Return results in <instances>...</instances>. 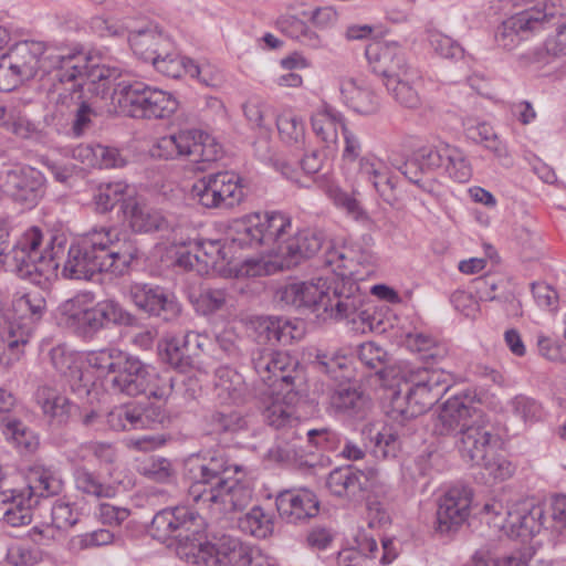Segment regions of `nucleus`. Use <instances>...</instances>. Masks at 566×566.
<instances>
[{
  "instance_id": "13d9d810",
  "label": "nucleus",
  "mask_w": 566,
  "mask_h": 566,
  "mask_svg": "<svg viewBox=\"0 0 566 566\" xmlns=\"http://www.w3.org/2000/svg\"><path fill=\"white\" fill-rule=\"evenodd\" d=\"M294 436L297 440L306 438L308 443L326 450L336 448L339 442L338 434L328 428L307 429L303 426V428H296L294 430Z\"/></svg>"
},
{
  "instance_id": "5fc2aeb1",
  "label": "nucleus",
  "mask_w": 566,
  "mask_h": 566,
  "mask_svg": "<svg viewBox=\"0 0 566 566\" xmlns=\"http://www.w3.org/2000/svg\"><path fill=\"white\" fill-rule=\"evenodd\" d=\"M138 472L157 483L170 482L175 476L172 464L166 458H149L139 464Z\"/></svg>"
},
{
  "instance_id": "5701e85b",
  "label": "nucleus",
  "mask_w": 566,
  "mask_h": 566,
  "mask_svg": "<svg viewBox=\"0 0 566 566\" xmlns=\"http://www.w3.org/2000/svg\"><path fill=\"white\" fill-rule=\"evenodd\" d=\"M124 216L134 232L151 233L167 231L170 228L169 221L159 210L135 198H129L124 203Z\"/></svg>"
},
{
  "instance_id": "0e129e2a",
  "label": "nucleus",
  "mask_w": 566,
  "mask_h": 566,
  "mask_svg": "<svg viewBox=\"0 0 566 566\" xmlns=\"http://www.w3.org/2000/svg\"><path fill=\"white\" fill-rule=\"evenodd\" d=\"M227 303V292L223 289H202L197 296L195 304L197 311L203 315L220 311Z\"/></svg>"
},
{
  "instance_id": "6e6d98bb",
  "label": "nucleus",
  "mask_w": 566,
  "mask_h": 566,
  "mask_svg": "<svg viewBox=\"0 0 566 566\" xmlns=\"http://www.w3.org/2000/svg\"><path fill=\"white\" fill-rule=\"evenodd\" d=\"M160 356L165 363L180 373L188 371L193 365V357L186 352L178 338L167 340Z\"/></svg>"
},
{
  "instance_id": "864d4df0",
  "label": "nucleus",
  "mask_w": 566,
  "mask_h": 566,
  "mask_svg": "<svg viewBox=\"0 0 566 566\" xmlns=\"http://www.w3.org/2000/svg\"><path fill=\"white\" fill-rule=\"evenodd\" d=\"M49 356L53 368L62 376L72 379L82 378V370L76 364L75 355L69 352L64 345L53 347Z\"/></svg>"
},
{
  "instance_id": "393cba45",
  "label": "nucleus",
  "mask_w": 566,
  "mask_h": 566,
  "mask_svg": "<svg viewBox=\"0 0 566 566\" xmlns=\"http://www.w3.org/2000/svg\"><path fill=\"white\" fill-rule=\"evenodd\" d=\"M373 53L377 62L374 69L382 76L384 82L405 76L412 70L406 61L402 49L397 43L376 45L366 51L369 59H371Z\"/></svg>"
},
{
  "instance_id": "c9c22d12",
  "label": "nucleus",
  "mask_w": 566,
  "mask_h": 566,
  "mask_svg": "<svg viewBox=\"0 0 566 566\" xmlns=\"http://www.w3.org/2000/svg\"><path fill=\"white\" fill-rule=\"evenodd\" d=\"M313 132L325 143H336L338 127L346 126L340 112L328 104H323L311 117Z\"/></svg>"
},
{
  "instance_id": "9b49d317",
  "label": "nucleus",
  "mask_w": 566,
  "mask_h": 566,
  "mask_svg": "<svg viewBox=\"0 0 566 566\" xmlns=\"http://www.w3.org/2000/svg\"><path fill=\"white\" fill-rule=\"evenodd\" d=\"M192 482L188 496L196 504H206L217 499L216 489L227 484L231 475H239L241 467L230 464L222 451L209 452L201 462L190 470Z\"/></svg>"
},
{
  "instance_id": "bf43d9fd",
  "label": "nucleus",
  "mask_w": 566,
  "mask_h": 566,
  "mask_svg": "<svg viewBox=\"0 0 566 566\" xmlns=\"http://www.w3.org/2000/svg\"><path fill=\"white\" fill-rule=\"evenodd\" d=\"M443 168L458 182H465L472 176V169L468 159L460 149L452 146H449Z\"/></svg>"
},
{
  "instance_id": "a18cd8bd",
  "label": "nucleus",
  "mask_w": 566,
  "mask_h": 566,
  "mask_svg": "<svg viewBox=\"0 0 566 566\" xmlns=\"http://www.w3.org/2000/svg\"><path fill=\"white\" fill-rule=\"evenodd\" d=\"M103 329L108 325L134 326L137 318L115 300H103L95 304Z\"/></svg>"
},
{
  "instance_id": "ddd939ff",
  "label": "nucleus",
  "mask_w": 566,
  "mask_h": 566,
  "mask_svg": "<svg viewBox=\"0 0 566 566\" xmlns=\"http://www.w3.org/2000/svg\"><path fill=\"white\" fill-rule=\"evenodd\" d=\"M558 13L557 9L549 13H541L536 7L515 13L497 27L495 42L505 50H512L531 34L556 25Z\"/></svg>"
},
{
  "instance_id": "de8ad7c7",
  "label": "nucleus",
  "mask_w": 566,
  "mask_h": 566,
  "mask_svg": "<svg viewBox=\"0 0 566 566\" xmlns=\"http://www.w3.org/2000/svg\"><path fill=\"white\" fill-rule=\"evenodd\" d=\"M126 352L117 347H105L98 350H92L86 354V361L90 367L101 374H116Z\"/></svg>"
},
{
  "instance_id": "423d86ee",
  "label": "nucleus",
  "mask_w": 566,
  "mask_h": 566,
  "mask_svg": "<svg viewBox=\"0 0 566 566\" xmlns=\"http://www.w3.org/2000/svg\"><path fill=\"white\" fill-rule=\"evenodd\" d=\"M154 158L174 160L187 158L197 164V170H206V164L214 163L222 157V146L217 139L198 129H182L163 136L150 148Z\"/></svg>"
},
{
  "instance_id": "2f4dec72",
  "label": "nucleus",
  "mask_w": 566,
  "mask_h": 566,
  "mask_svg": "<svg viewBox=\"0 0 566 566\" xmlns=\"http://www.w3.org/2000/svg\"><path fill=\"white\" fill-rule=\"evenodd\" d=\"M203 430L207 434L222 437L234 434L247 427L244 416L234 409H216L203 417Z\"/></svg>"
},
{
  "instance_id": "8fccbe9b",
  "label": "nucleus",
  "mask_w": 566,
  "mask_h": 566,
  "mask_svg": "<svg viewBox=\"0 0 566 566\" xmlns=\"http://www.w3.org/2000/svg\"><path fill=\"white\" fill-rule=\"evenodd\" d=\"M349 363L348 357L345 355L327 354L322 350H317L313 361L318 371L334 380L348 378Z\"/></svg>"
},
{
  "instance_id": "f8f14e48",
  "label": "nucleus",
  "mask_w": 566,
  "mask_h": 566,
  "mask_svg": "<svg viewBox=\"0 0 566 566\" xmlns=\"http://www.w3.org/2000/svg\"><path fill=\"white\" fill-rule=\"evenodd\" d=\"M242 179L234 172L221 171L205 176L191 188V196L202 207L230 209L244 198Z\"/></svg>"
},
{
  "instance_id": "6ab92c4d",
  "label": "nucleus",
  "mask_w": 566,
  "mask_h": 566,
  "mask_svg": "<svg viewBox=\"0 0 566 566\" xmlns=\"http://www.w3.org/2000/svg\"><path fill=\"white\" fill-rule=\"evenodd\" d=\"M323 234L313 230H302L289 235L274 248L277 264L281 269H291L314 256L322 248Z\"/></svg>"
},
{
  "instance_id": "4c0bfd02",
  "label": "nucleus",
  "mask_w": 566,
  "mask_h": 566,
  "mask_svg": "<svg viewBox=\"0 0 566 566\" xmlns=\"http://www.w3.org/2000/svg\"><path fill=\"white\" fill-rule=\"evenodd\" d=\"M348 105L357 113L373 115L380 108L378 96L370 87L358 85L354 80L348 81L342 88Z\"/></svg>"
},
{
  "instance_id": "c03bdc74",
  "label": "nucleus",
  "mask_w": 566,
  "mask_h": 566,
  "mask_svg": "<svg viewBox=\"0 0 566 566\" xmlns=\"http://www.w3.org/2000/svg\"><path fill=\"white\" fill-rule=\"evenodd\" d=\"M238 527L256 538H266L273 533L274 523L261 506H254L238 520Z\"/></svg>"
},
{
  "instance_id": "69168bd1",
  "label": "nucleus",
  "mask_w": 566,
  "mask_h": 566,
  "mask_svg": "<svg viewBox=\"0 0 566 566\" xmlns=\"http://www.w3.org/2000/svg\"><path fill=\"white\" fill-rule=\"evenodd\" d=\"M0 496L1 502L7 505L4 511H18L20 509L32 511V507L38 503V500L32 495V488L3 490Z\"/></svg>"
},
{
  "instance_id": "4be33fe9",
  "label": "nucleus",
  "mask_w": 566,
  "mask_h": 566,
  "mask_svg": "<svg viewBox=\"0 0 566 566\" xmlns=\"http://www.w3.org/2000/svg\"><path fill=\"white\" fill-rule=\"evenodd\" d=\"M368 485V476L352 465L335 468L326 479V488L333 495L350 501L363 499Z\"/></svg>"
},
{
  "instance_id": "bb28decb",
  "label": "nucleus",
  "mask_w": 566,
  "mask_h": 566,
  "mask_svg": "<svg viewBox=\"0 0 566 566\" xmlns=\"http://www.w3.org/2000/svg\"><path fill=\"white\" fill-rule=\"evenodd\" d=\"M332 407L346 417L365 419L371 408L370 398L359 388L340 385L331 396Z\"/></svg>"
},
{
  "instance_id": "e2e57ef3",
  "label": "nucleus",
  "mask_w": 566,
  "mask_h": 566,
  "mask_svg": "<svg viewBox=\"0 0 566 566\" xmlns=\"http://www.w3.org/2000/svg\"><path fill=\"white\" fill-rule=\"evenodd\" d=\"M234 231L235 235L232 237V242L241 248L264 245V237L260 230L259 221L256 223H253L252 219L239 221L234 226Z\"/></svg>"
},
{
  "instance_id": "79ce46f5",
  "label": "nucleus",
  "mask_w": 566,
  "mask_h": 566,
  "mask_svg": "<svg viewBox=\"0 0 566 566\" xmlns=\"http://www.w3.org/2000/svg\"><path fill=\"white\" fill-rule=\"evenodd\" d=\"M358 358L384 381H387L394 374V369L389 367L388 353L374 342L364 343L359 346Z\"/></svg>"
},
{
  "instance_id": "49530a36",
  "label": "nucleus",
  "mask_w": 566,
  "mask_h": 566,
  "mask_svg": "<svg viewBox=\"0 0 566 566\" xmlns=\"http://www.w3.org/2000/svg\"><path fill=\"white\" fill-rule=\"evenodd\" d=\"M363 434L368 436L370 441L374 443L373 452L376 457L385 459L396 457L400 441L398 433L392 431L391 428H384L380 431L375 430L374 426L368 424L364 428Z\"/></svg>"
},
{
  "instance_id": "4d7b16f0",
  "label": "nucleus",
  "mask_w": 566,
  "mask_h": 566,
  "mask_svg": "<svg viewBox=\"0 0 566 566\" xmlns=\"http://www.w3.org/2000/svg\"><path fill=\"white\" fill-rule=\"evenodd\" d=\"M197 249L196 258L206 268H216L227 260L224 245L219 240H200L195 242Z\"/></svg>"
},
{
  "instance_id": "9d476101",
  "label": "nucleus",
  "mask_w": 566,
  "mask_h": 566,
  "mask_svg": "<svg viewBox=\"0 0 566 566\" xmlns=\"http://www.w3.org/2000/svg\"><path fill=\"white\" fill-rule=\"evenodd\" d=\"M367 301V294L352 277L337 279L332 287L327 286L325 281V286L322 287L319 312L337 321L349 319L356 323V318H359L363 324L367 323L371 328L369 322L371 314L366 307Z\"/></svg>"
},
{
  "instance_id": "6e6552de",
  "label": "nucleus",
  "mask_w": 566,
  "mask_h": 566,
  "mask_svg": "<svg viewBox=\"0 0 566 566\" xmlns=\"http://www.w3.org/2000/svg\"><path fill=\"white\" fill-rule=\"evenodd\" d=\"M109 96L123 112L134 118H168L179 105L170 93L143 82L115 81Z\"/></svg>"
},
{
  "instance_id": "680f3d73",
  "label": "nucleus",
  "mask_w": 566,
  "mask_h": 566,
  "mask_svg": "<svg viewBox=\"0 0 566 566\" xmlns=\"http://www.w3.org/2000/svg\"><path fill=\"white\" fill-rule=\"evenodd\" d=\"M80 156H93L104 168H116L125 165V159L120 156L118 149L103 145L86 146L78 148Z\"/></svg>"
},
{
  "instance_id": "473e14b6",
  "label": "nucleus",
  "mask_w": 566,
  "mask_h": 566,
  "mask_svg": "<svg viewBox=\"0 0 566 566\" xmlns=\"http://www.w3.org/2000/svg\"><path fill=\"white\" fill-rule=\"evenodd\" d=\"M128 41L133 52L145 62L156 61L161 56V48L171 46L169 39L155 30L130 32Z\"/></svg>"
},
{
  "instance_id": "3c124183",
  "label": "nucleus",
  "mask_w": 566,
  "mask_h": 566,
  "mask_svg": "<svg viewBox=\"0 0 566 566\" xmlns=\"http://www.w3.org/2000/svg\"><path fill=\"white\" fill-rule=\"evenodd\" d=\"M126 188L120 182L101 186L94 196L96 210L105 213L111 211L116 205H120V209L124 212V203L129 199L126 198Z\"/></svg>"
},
{
  "instance_id": "4468645a",
  "label": "nucleus",
  "mask_w": 566,
  "mask_h": 566,
  "mask_svg": "<svg viewBox=\"0 0 566 566\" xmlns=\"http://www.w3.org/2000/svg\"><path fill=\"white\" fill-rule=\"evenodd\" d=\"M448 144L426 145L412 151L411 156L398 167L399 171L412 184L426 192L434 193L437 182L433 178H424L443 168L448 157Z\"/></svg>"
},
{
  "instance_id": "f03ea898",
  "label": "nucleus",
  "mask_w": 566,
  "mask_h": 566,
  "mask_svg": "<svg viewBox=\"0 0 566 566\" xmlns=\"http://www.w3.org/2000/svg\"><path fill=\"white\" fill-rule=\"evenodd\" d=\"M52 63L49 75L52 94H56L54 104L71 112L88 99L86 94L99 98L109 96L114 82L120 76L116 67L88 66L82 54L55 55Z\"/></svg>"
},
{
  "instance_id": "052dcab7",
  "label": "nucleus",
  "mask_w": 566,
  "mask_h": 566,
  "mask_svg": "<svg viewBox=\"0 0 566 566\" xmlns=\"http://www.w3.org/2000/svg\"><path fill=\"white\" fill-rule=\"evenodd\" d=\"M29 337V331H21L18 335V331L11 326L8 339L0 342V365L8 367L17 360L19 358V346L28 344Z\"/></svg>"
},
{
  "instance_id": "2eb2a0df",
  "label": "nucleus",
  "mask_w": 566,
  "mask_h": 566,
  "mask_svg": "<svg viewBox=\"0 0 566 566\" xmlns=\"http://www.w3.org/2000/svg\"><path fill=\"white\" fill-rule=\"evenodd\" d=\"M44 175L29 165H14L0 172V190L15 202L35 205L45 193Z\"/></svg>"
},
{
  "instance_id": "20e7f679",
  "label": "nucleus",
  "mask_w": 566,
  "mask_h": 566,
  "mask_svg": "<svg viewBox=\"0 0 566 566\" xmlns=\"http://www.w3.org/2000/svg\"><path fill=\"white\" fill-rule=\"evenodd\" d=\"M206 520L197 510L189 505H178L156 513L150 532L159 541L174 539L179 558L192 564L206 542Z\"/></svg>"
},
{
  "instance_id": "cd10ccee",
  "label": "nucleus",
  "mask_w": 566,
  "mask_h": 566,
  "mask_svg": "<svg viewBox=\"0 0 566 566\" xmlns=\"http://www.w3.org/2000/svg\"><path fill=\"white\" fill-rule=\"evenodd\" d=\"M213 389L216 397L223 403H243L249 394L243 376L228 366H221L214 371Z\"/></svg>"
},
{
  "instance_id": "09e8293b",
  "label": "nucleus",
  "mask_w": 566,
  "mask_h": 566,
  "mask_svg": "<svg viewBox=\"0 0 566 566\" xmlns=\"http://www.w3.org/2000/svg\"><path fill=\"white\" fill-rule=\"evenodd\" d=\"M12 307L21 317H28L30 321L36 322L41 319L46 311V301L39 290H32L14 297Z\"/></svg>"
},
{
  "instance_id": "7ed1b4c3",
  "label": "nucleus",
  "mask_w": 566,
  "mask_h": 566,
  "mask_svg": "<svg viewBox=\"0 0 566 566\" xmlns=\"http://www.w3.org/2000/svg\"><path fill=\"white\" fill-rule=\"evenodd\" d=\"M493 426L481 410L465 398H449L433 419L432 432L438 437L453 436L462 459H482Z\"/></svg>"
},
{
  "instance_id": "a878e982",
  "label": "nucleus",
  "mask_w": 566,
  "mask_h": 566,
  "mask_svg": "<svg viewBox=\"0 0 566 566\" xmlns=\"http://www.w3.org/2000/svg\"><path fill=\"white\" fill-rule=\"evenodd\" d=\"M161 419L163 415L159 409L129 406L117 407L107 415L108 426L116 431L142 429L153 422H160Z\"/></svg>"
},
{
  "instance_id": "603ef678",
  "label": "nucleus",
  "mask_w": 566,
  "mask_h": 566,
  "mask_svg": "<svg viewBox=\"0 0 566 566\" xmlns=\"http://www.w3.org/2000/svg\"><path fill=\"white\" fill-rule=\"evenodd\" d=\"M3 433L11 438L19 447L27 451H34L38 447V439L33 432L19 419L6 415L1 419Z\"/></svg>"
},
{
  "instance_id": "774afa93",
  "label": "nucleus",
  "mask_w": 566,
  "mask_h": 566,
  "mask_svg": "<svg viewBox=\"0 0 566 566\" xmlns=\"http://www.w3.org/2000/svg\"><path fill=\"white\" fill-rule=\"evenodd\" d=\"M548 514L549 527L566 537V495H556L552 499Z\"/></svg>"
},
{
  "instance_id": "72a5a7b5",
  "label": "nucleus",
  "mask_w": 566,
  "mask_h": 566,
  "mask_svg": "<svg viewBox=\"0 0 566 566\" xmlns=\"http://www.w3.org/2000/svg\"><path fill=\"white\" fill-rule=\"evenodd\" d=\"M161 74L177 78L185 71L192 77H198L202 83L209 85L206 77H201L203 70L190 59H178L171 53V46L161 48V56L150 62Z\"/></svg>"
},
{
  "instance_id": "b1692460",
  "label": "nucleus",
  "mask_w": 566,
  "mask_h": 566,
  "mask_svg": "<svg viewBox=\"0 0 566 566\" xmlns=\"http://www.w3.org/2000/svg\"><path fill=\"white\" fill-rule=\"evenodd\" d=\"M324 286L323 279H318L317 282H293L280 287L276 295L285 305L311 308L319 315V301Z\"/></svg>"
},
{
  "instance_id": "37998d69",
  "label": "nucleus",
  "mask_w": 566,
  "mask_h": 566,
  "mask_svg": "<svg viewBox=\"0 0 566 566\" xmlns=\"http://www.w3.org/2000/svg\"><path fill=\"white\" fill-rule=\"evenodd\" d=\"M30 483L25 488H32L34 499L49 497L61 493L63 480L50 468H34L29 476Z\"/></svg>"
},
{
  "instance_id": "0eeeda50",
  "label": "nucleus",
  "mask_w": 566,
  "mask_h": 566,
  "mask_svg": "<svg viewBox=\"0 0 566 566\" xmlns=\"http://www.w3.org/2000/svg\"><path fill=\"white\" fill-rule=\"evenodd\" d=\"M405 397L398 392L392 399L391 418L403 421L416 418L430 409L448 390L444 375L434 369L410 370Z\"/></svg>"
},
{
  "instance_id": "338daca9",
  "label": "nucleus",
  "mask_w": 566,
  "mask_h": 566,
  "mask_svg": "<svg viewBox=\"0 0 566 566\" xmlns=\"http://www.w3.org/2000/svg\"><path fill=\"white\" fill-rule=\"evenodd\" d=\"M279 134L286 143H298L304 137V125L301 118L286 113L277 116Z\"/></svg>"
},
{
  "instance_id": "dca6fc26",
  "label": "nucleus",
  "mask_w": 566,
  "mask_h": 566,
  "mask_svg": "<svg viewBox=\"0 0 566 566\" xmlns=\"http://www.w3.org/2000/svg\"><path fill=\"white\" fill-rule=\"evenodd\" d=\"M129 294L138 308L164 322H176L181 315L177 297L160 286L137 283L130 286Z\"/></svg>"
},
{
  "instance_id": "c756f323",
  "label": "nucleus",
  "mask_w": 566,
  "mask_h": 566,
  "mask_svg": "<svg viewBox=\"0 0 566 566\" xmlns=\"http://www.w3.org/2000/svg\"><path fill=\"white\" fill-rule=\"evenodd\" d=\"M43 46L39 42H21L15 44L6 55L20 80H32L39 69Z\"/></svg>"
},
{
  "instance_id": "aec40b11",
  "label": "nucleus",
  "mask_w": 566,
  "mask_h": 566,
  "mask_svg": "<svg viewBox=\"0 0 566 566\" xmlns=\"http://www.w3.org/2000/svg\"><path fill=\"white\" fill-rule=\"evenodd\" d=\"M282 521L287 524H302L315 517L319 512V501L310 490H289L281 492L275 500Z\"/></svg>"
},
{
  "instance_id": "f3484780",
  "label": "nucleus",
  "mask_w": 566,
  "mask_h": 566,
  "mask_svg": "<svg viewBox=\"0 0 566 566\" xmlns=\"http://www.w3.org/2000/svg\"><path fill=\"white\" fill-rule=\"evenodd\" d=\"M472 500L473 492L468 486L449 489L439 500L436 531L440 534L457 532L470 515Z\"/></svg>"
},
{
  "instance_id": "412c9836",
  "label": "nucleus",
  "mask_w": 566,
  "mask_h": 566,
  "mask_svg": "<svg viewBox=\"0 0 566 566\" xmlns=\"http://www.w3.org/2000/svg\"><path fill=\"white\" fill-rule=\"evenodd\" d=\"M34 400L51 428H61L69 423L74 405L55 386L40 382L34 391Z\"/></svg>"
},
{
  "instance_id": "39448f33",
  "label": "nucleus",
  "mask_w": 566,
  "mask_h": 566,
  "mask_svg": "<svg viewBox=\"0 0 566 566\" xmlns=\"http://www.w3.org/2000/svg\"><path fill=\"white\" fill-rule=\"evenodd\" d=\"M251 364L261 380L284 399L292 401L303 388L304 370L287 352L258 347L251 353Z\"/></svg>"
},
{
  "instance_id": "a19ab883",
  "label": "nucleus",
  "mask_w": 566,
  "mask_h": 566,
  "mask_svg": "<svg viewBox=\"0 0 566 566\" xmlns=\"http://www.w3.org/2000/svg\"><path fill=\"white\" fill-rule=\"evenodd\" d=\"M75 488L83 494L94 496L96 499L113 497L116 489L103 481L102 476L81 465L74 470Z\"/></svg>"
},
{
  "instance_id": "1a4fd4ad",
  "label": "nucleus",
  "mask_w": 566,
  "mask_h": 566,
  "mask_svg": "<svg viewBox=\"0 0 566 566\" xmlns=\"http://www.w3.org/2000/svg\"><path fill=\"white\" fill-rule=\"evenodd\" d=\"M111 385L115 391L130 397L148 395L156 399H166L172 392L174 378L156 374L138 357L126 353Z\"/></svg>"
},
{
  "instance_id": "ea45409f",
  "label": "nucleus",
  "mask_w": 566,
  "mask_h": 566,
  "mask_svg": "<svg viewBox=\"0 0 566 566\" xmlns=\"http://www.w3.org/2000/svg\"><path fill=\"white\" fill-rule=\"evenodd\" d=\"M260 230L262 231L264 245L269 247L274 253V248H279L281 241L286 240V234L291 229V219L282 212L272 211L264 214V220L261 221L259 216Z\"/></svg>"
},
{
  "instance_id": "58836bf2",
  "label": "nucleus",
  "mask_w": 566,
  "mask_h": 566,
  "mask_svg": "<svg viewBox=\"0 0 566 566\" xmlns=\"http://www.w3.org/2000/svg\"><path fill=\"white\" fill-rule=\"evenodd\" d=\"M499 443V437L491 431L489 444L484 448L482 459H464L473 464L484 468L486 473L494 480L504 481L513 474L512 463L503 458L495 457V448Z\"/></svg>"
},
{
  "instance_id": "f257e3e1",
  "label": "nucleus",
  "mask_w": 566,
  "mask_h": 566,
  "mask_svg": "<svg viewBox=\"0 0 566 566\" xmlns=\"http://www.w3.org/2000/svg\"><path fill=\"white\" fill-rule=\"evenodd\" d=\"M136 241L116 228L94 231L82 245L69 248L62 274L70 280H92L96 273L122 276L138 258Z\"/></svg>"
},
{
  "instance_id": "e433bc0d",
  "label": "nucleus",
  "mask_w": 566,
  "mask_h": 566,
  "mask_svg": "<svg viewBox=\"0 0 566 566\" xmlns=\"http://www.w3.org/2000/svg\"><path fill=\"white\" fill-rule=\"evenodd\" d=\"M417 73L411 70L405 76L395 77L384 82L388 93L402 107L416 109L421 104L418 90L415 86Z\"/></svg>"
},
{
  "instance_id": "c85d7f7f",
  "label": "nucleus",
  "mask_w": 566,
  "mask_h": 566,
  "mask_svg": "<svg viewBox=\"0 0 566 566\" xmlns=\"http://www.w3.org/2000/svg\"><path fill=\"white\" fill-rule=\"evenodd\" d=\"M217 499L200 504L201 507H211L213 504L230 505L232 510L238 511L247 507L252 500V486L245 479L243 471L239 475H231L227 484L216 489Z\"/></svg>"
},
{
  "instance_id": "a211bd4d",
  "label": "nucleus",
  "mask_w": 566,
  "mask_h": 566,
  "mask_svg": "<svg viewBox=\"0 0 566 566\" xmlns=\"http://www.w3.org/2000/svg\"><path fill=\"white\" fill-rule=\"evenodd\" d=\"M251 546L229 535L214 542H205L193 565L198 566H247Z\"/></svg>"
},
{
  "instance_id": "f704fd0d",
  "label": "nucleus",
  "mask_w": 566,
  "mask_h": 566,
  "mask_svg": "<svg viewBox=\"0 0 566 566\" xmlns=\"http://www.w3.org/2000/svg\"><path fill=\"white\" fill-rule=\"evenodd\" d=\"M507 517L502 527L511 531L518 537H531L541 531L545 524V512L541 506H533L525 513H512L505 511Z\"/></svg>"
},
{
  "instance_id": "7c9ffc66",
  "label": "nucleus",
  "mask_w": 566,
  "mask_h": 566,
  "mask_svg": "<svg viewBox=\"0 0 566 566\" xmlns=\"http://www.w3.org/2000/svg\"><path fill=\"white\" fill-rule=\"evenodd\" d=\"M263 419L270 427L281 431V438L286 443L296 447L294 442L297 438L294 436V430L303 428L304 424L293 415L290 406L274 401L264 409Z\"/></svg>"
}]
</instances>
